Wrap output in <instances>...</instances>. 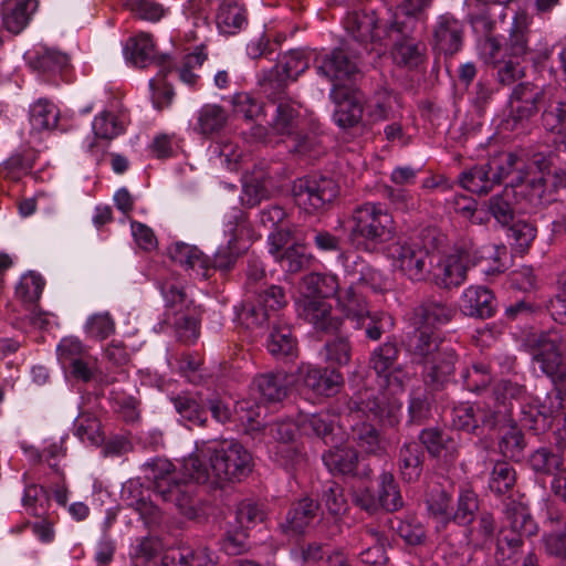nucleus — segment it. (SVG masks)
Returning <instances> with one entry per match:
<instances>
[{
	"mask_svg": "<svg viewBox=\"0 0 566 566\" xmlns=\"http://www.w3.org/2000/svg\"><path fill=\"white\" fill-rule=\"evenodd\" d=\"M512 198L513 189L505 187L489 200V211L501 224H509L513 219Z\"/></svg>",
	"mask_w": 566,
	"mask_h": 566,
	"instance_id": "nucleus-57",
	"label": "nucleus"
},
{
	"mask_svg": "<svg viewBox=\"0 0 566 566\" xmlns=\"http://www.w3.org/2000/svg\"><path fill=\"white\" fill-rule=\"evenodd\" d=\"M169 254L175 262L197 271L203 277H208L211 268L209 258L197 247L177 242L169 248Z\"/></svg>",
	"mask_w": 566,
	"mask_h": 566,
	"instance_id": "nucleus-33",
	"label": "nucleus"
},
{
	"mask_svg": "<svg viewBox=\"0 0 566 566\" xmlns=\"http://www.w3.org/2000/svg\"><path fill=\"white\" fill-rule=\"evenodd\" d=\"M423 50L421 43L406 40L396 44L394 57L399 65L413 69L422 62Z\"/></svg>",
	"mask_w": 566,
	"mask_h": 566,
	"instance_id": "nucleus-58",
	"label": "nucleus"
},
{
	"mask_svg": "<svg viewBox=\"0 0 566 566\" xmlns=\"http://www.w3.org/2000/svg\"><path fill=\"white\" fill-rule=\"evenodd\" d=\"M495 521L491 513L481 512L476 517V524L468 530L467 538L476 546H483L493 536Z\"/></svg>",
	"mask_w": 566,
	"mask_h": 566,
	"instance_id": "nucleus-60",
	"label": "nucleus"
},
{
	"mask_svg": "<svg viewBox=\"0 0 566 566\" xmlns=\"http://www.w3.org/2000/svg\"><path fill=\"white\" fill-rule=\"evenodd\" d=\"M536 232L537 230L534 224L518 220L509 228L507 238L513 250L516 253L524 254L536 238Z\"/></svg>",
	"mask_w": 566,
	"mask_h": 566,
	"instance_id": "nucleus-52",
	"label": "nucleus"
},
{
	"mask_svg": "<svg viewBox=\"0 0 566 566\" xmlns=\"http://www.w3.org/2000/svg\"><path fill=\"white\" fill-rule=\"evenodd\" d=\"M355 328L365 329L366 337L370 340H379L386 329L394 325L392 317L385 312H371L364 316L363 323L354 322Z\"/></svg>",
	"mask_w": 566,
	"mask_h": 566,
	"instance_id": "nucleus-53",
	"label": "nucleus"
},
{
	"mask_svg": "<svg viewBox=\"0 0 566 566\" xmlns=\"http://www.w3.org/2000/svg\"><path fill=\"white\" fill-rule=\"evenodd\" d=\"M266 348L269 353L277 358L293 357L296 355V339L289 325H275L271 331Z\"/></svg>",
	"mask_w": 566,
	"mask_h": 566,
	"instance_id": "nucleus-41",
	"label": "nucleus"
},
{
	"mask_svg": "<svg viewBox=\"0 0 566 566\" xmlns=\"http://www.w3.org/2000/svg\"><path fill=\"white\" fill-rule=\"evenodd\" d=\"M338 193V185L332 178L323 176L300 178L293 185L296 203L311 213L324 210Z\"/></svg>",
	"mask_w": 566,
	"mask_h": 566,
	"instance_id": "nucleus-10",
	"label": "nucleus"
},
{
	"mask_svg": "<svg viewBox=\"0 0 566 566\" xmlns=\"http://www.w3.org/2000/svg\"><path fill=\"white\" fill-rule=\"evenodd\" d=\"M69 64V56L53 49H44L32 61V66L43 73L61 72L65 70Z\"/></svg>",
	"mask_w": 566,
	"mask_h": 566,
	"instance_id": "nucleus-56",
	"label": "nucleus"
},
{
	"mask_svg": "<svg viewBox=\"0 0 566 566\" xmlns=\"http://www.w3.org/2000/svg\"><path fill=\"white\" fill-rule=\"evenodd\" d=\"M279 95L276 94L274 98L271 97L273 101L279 99L275 116L270 124L271 129L275 135L292 138L294 151L305 154L310 150V139L298 132L300 113L293 103L281 101Z\"/></svg>",
	"mask_w": 566,
	"mask_h": 566,
	"instance_id": "nucleus-15",
	"label": "nucleus"
},
{
	"mask_svg": "<svg viewBox=\"0 0 566 566\" xmlns=\"http://www.w3.org/2000/svg\"><path fill=\"white\" fill-rule=\"evenodd\" d=\"M331 99L335 103L334 122L342 128H352L363 118L364 107L359 97L349 88H332Z\"/></svg>",
	"mask_w": 566,
	"mask_h": 566,
	"instance_id": "nucleus-23",
	"label": "nucleus"
},
{
	"mask_svg": "<svg viewBox=\"0 0 566 566\" xmlns=\"http://www.w3.org/2000/svg\"><path fill=\"white\" fill-rule=\"evenodd\" d=\"M252 455L238 441L224 440L216 446L197 448L184 460L181 474L196 483L222 485L240 481L252 471Z\"/></svg>",
	"mask_w": 566,
	"mask_h": 566,
	"instance_id": "nucleus-2",
	"label": "nucleus"
},
{
	"mask_svg": "<svg viewBox=\"0 0 566 566\" xmlns=\"http://www.w3.org/2000/svg\"><path fill=\"white\" fill-rule=\"evenodd\" d=\"M206 60L207 53L203 45L197 46L192 53L185 55L180 65L176 67L179 80L189 86H195L199 80L196 71Z\"/></svg>",
	"mask_w": 566,
	"mask_h": 566,
	"instance_id": "nucleus-50",
	"label": "nucleus"
},
{
	"mask_svg": "<svg viewBox=\"0 0 566 566\" xmlns=\"http://www.w3.org/2000/svg\"><path fill=\"white\" fill-rule=\"evenodd\" d=\"M228 122L226 109L217 104H206L199 112L195 130L203 136H210L224 128Z\"/></svg>",
	"mask_w": 566,
	"mask_h": 566,
	"instance_id": "nucleus-38",
	"label": "nucleus"
},
{
	"mask_svg": "<svg viewBox=\"0 0 566 566\" xmlns=\"http://www.w3.org/2000/svg\"><path fill=\"white\" fill-rule=\"evenodd\" d=\"M523 539L515 530H502L496 538L495 562L501 566L514 565L520 555Z\"/></svg>",
	"mask_w": 566,
	"mask_h": 566,
	"instance_id": "nucleus-37",
	"label": "nucleus"
},
{
	"mask_svg": "<svg viewBox=\"0 0 566 566\" xmlns=\"http://www.w3.org/2000/svg\"><path fill=\"white\" fill-rule=\"evenodd\" d=\"M429 516L434 521L437 531H444L450 525L452 495L440 486L432 488L426 499Z\"/></svg>",
	"mask_w": 566,
	"mask_h": 566,
	"instance_id": "nucleus-32",
	"label": "nucleus"
},
{
	"mask_svg": "<svg viewBox=\"0 0 566 566\" xmlns=\"http://www.w3.org/2000/svg\"><path fill=\"white\" fill-rule=\"evenodd\" d=\"M460 308L468 316L489 318L495 312V297L484 286H469L463 292Z\"/></svg>",
	"mask_w": 566,
	"mask_h": 566,
	"instance_id": "nucleus-27",
	"label": "nucleus"
},
{
	"mask_svg": "<svg viewBox=\"0 0 566 566\" xmlns=\"http://www.w3.org/2000/svg\"><path fill=\"white\" fill-rule=\"evenodd\" d=\"M300 375L305 387L318 396L329 397L335 395L344 382L343 375L339 371L311 365L302 366Z\"/></svg>",
	"mask_w": 566,
	"mask_h": 566,
	"instance_id": "nucleus-24",
	"label": "nucleus"
},
{
	"mask_svg": "<svg viewBox=\"0 0 566 566\" xmlns=\"http://www.w3.org/2000/svg\"><path fill=\"white\" fill-rule=\"evenodd\" d=\"M398 357L399 348L397 344L395 342H386L371 352L369 367L379 377H384L387 382H390L391 374L394 371H401V369L396 368Z\"/></svg>",
	"mask_w": 566,
	"mask_h": 566,
	"instance_id": "nucleus-34",
	"label": "nucleus"
},
{
	"mask_svg": "<svg viewBox=\"0 0 566 566\" xmlns=\"http://www.w3.org/2000/svg\"><path fill=\"white\" fill-rule=\"evenodd\" d=\"M394 264L410 280L422 281L429 274V251L419 243L398 241L389 248Z\"/></svg>",
	"mask_w": 566,
	"mask_h": 566,
	"instance_id": "nucleus-13",
	"label": "nucleus"
},
{
	"mask_svg": "<svg viewBox=\"0 0 566 566\" xmlns=\"http://www.w3.org/2000/svg\"><path fill=\"white\" fill-rule=\"evenodd\" d=\"M451 422L455 429L474 434H480V429H496L491 406L486 403L472 405L465 402L455 406L451 411Z\"/></svg>",
	"mask_w": 566,
	"mask_h": 566,
	"instance_id": "nucleus-20",
	"label": "nucleus"
},
{
	"mask_svg": "<svg viewBox=\"0 0 566 566\" xmlns=\"http://www.w3.org/2000/svg\"><path fill=\"white\" fill-rule=\"evenodd\" d=\"M462 379L468 390L480 391L486 388L492 380L490 366L484 363H474L462 373Z\"/></svg>",
	"mask_w": 566,
	"mask_h": 566,
	"instance_id": "nucleus-61",
	"label": "nucleus"
},
{
	"mask_svg": "<svg viewBox=\"0 0 566 566\" xmlns=\"http://www.w3.org/2000/svg\"><path fill=\"white\" fill-rule=\"evenodd\" d=\"M464 24L447 12L437 17L432 27V45L444 55L452 56L463 45Z\"/></svg>",
	"mask_w": 566,
	"mask_h": 566,
	"instance_id": "nucleus-17",
	"label": "nucleus"
},
{
	"mask_svg": "<svg viewBox=\"0 0 566 566\" xmlns=\"http://www.w3.org/2000/svg\"><path fill=\"white\" fill-rule=\"evenodd\" d=\"M348 223L349 239L366 251L391 241L397 233L396 221L381 202L357 205L350 212Z\"/></svg>",
	"mask_w": 566,
	"mask_h": 566,
	"instance_id": "nucleus-4",
	"label": "nucleus"
},
{
	"mask_svg": "<svg viewBox=\"0 0 566 566\" xmlns=\"http://www.w3.org/2000/svg\"><path fill=\"white\" fill-rule=\"evenodd\" d=\"M422 18L423 17L418 13H410L397 7V11L388 24V30L389 32H396L403 39H409L416 32Z\"/></svg>",
	"mask_w": 566,
	"mask_h": 566,
	"instance_id": "nucleus-59",
	"label": "nucleus"
},
{
	"mask_svg": "<svg viewBox=\"0 0 566 566\" xmlns=\"http://www.w3.org/2000/svg\"><path fill=\"white\" fill-rule=\"evenodd\" d=\"M401 401L384 391L366 389L359 392L356 399L350 400L349 410L352 413H359L371 417L384 426L395 427L399 423Z\"/></svg>",
	"mask_w": 566,
	"mask_h": 566,
	"instance_id": "nucleus-9",
	"label": "nucleus"
},
{
	"mask_svg": "<svg viewBox=\"0 0 566 566\" xmlns=\"http://www.w3.org/2000/svg\"><path fill=\"white\" fill-rule=\"evenodd\" d=\"M344 25L346 31L358 42L376 39L377 17L374 11L355 10L348 12Z\"/></svg>",
	"mask_w": 566,
	"mask_h": 566,
	"instance_id": "nucleus-31",
	"label": "nucleus"
},
{
	"mask_svg": "<svg viewBox=\"0 0 566 566\" xmlns=\"http://www.w3.org/2000/svg\"><path fill=\"white\" fill-rule=\"evenodd\" d=\"M528 463L536 473L553 475V478L566 467L564 453L548 447L535 450L530 455Z\"/></svg>",
	"mask_w": 566,
	"mask_h": 566,
	"instance_id": "nucleus-35",
	"label": "nucleus"
},
{
	"mask_svg": "<svg viewBox=\"0 0 566 566\" xmlns=\"http://www.w3.org/2000/svg\"><path fill=\"white\" fill-rule=\"evenodd\" d=\"M317 71L333 83V88H349L347 83L355 80L358 66L345 50L335 49L319 61Z\"/></svg>",
	"mask_w": 566,
	"mask_h": 566,
	"instance_id": "nucleus-16",
	"label": "nucleus"
},
{
	"mask_svg": "<svg viewBox=\"0 0 566 566\" xmlns=\"http://www.w3.org/2000/svg\"><path fill=\"white\" fill-rule=\"evenodd\" d=\"M554 403L549 396L544 402L531 401V397L523 402L521 407L520 421L523 427L535 432L536 434L545 432L552 424V419L562 409V400L556 399Z\"/></svg>",
	"mask_w": 566,
	"mask_h": 566,
	"instance_id": "nucleus-22",
	"label": "nucleus"
},
{
	"mask_svg": "<svg viewBox=\"0 0 566 566\" xmlns=\"http://www.w3.org/2000/svg\"><path fill=\"white\" fill-rule=\"evenodd\" d=\"M166 307L174 313L177 335L186 344H192L199 337V319L196 310L191 308L184 285L177 279L166 280L160 285Z\"/></svg>",
	"mask_w": 566,
	"mask_h": 566,
	"instance_id": "nucleus-6",
	"label": "nucleus"
},
{
	"mask_svg": "<svg viewBox=\"0 0 566 566\" xmlns=\"http://www.w3.org/2000/svg\"><path fill=\"white\" fill-rule=\"evenodd\" d=\"M542 124L547 132L566 135V99L559 102L555 108L544 111Z\"/></svg>",
	"mask_w": 566,
	"mask_h": 566,
	"instance_id": "nucleus-64",
	"label": "nucleus"
},
{
	"mask_svg": "<svg viewBox=\"0 0 566 566\" xmlns=\"http://www.w3.org/2000/svg\"><path fill=\"white\" fill-rule=\"evenodd\" d=\"M484 256L474 245L457 247L451 253L442 256L433 268V279L437 285L450 289L459 286L467 280L470 266L480 263Z\"/></svg>",
	"mask_w": 566,
	"mask_h": 566,
	"instance_id": "nucleus-7",
	"label": "nucleus"
},
{
	"mask_svg": "<svg viewBox=\"0 0 566 566\" xmlns=\"http://www.w3.org/2000/svg\"><path fill=\"white\" fill-rule=\"evenodd\" d=\"M318 504L310 497H304L295 503L287 512L286 523L283 525L286 532L303 533L316 516Z\"/></svg>",
	"mask_w": 566,
	"mask_h": 566,
	"instance_id": "nucleus-39",
	"label": "nucleus"
},
{
	"mask_svg": "<svg viewBox=\"0 0 566 566\" xmlns=\"http://www.w3.org/2000/svg\"><path fill=\"white\" fill-rule=\"evenodd\" d=\"M349 545L360 549L359 557L365 564L377 566L384 565L388 560L385 549L386 537L373 527L365 526L356 531Z\"/></svg>",
	"mask_w": 566,
	"mask_h": 566,
	"instance_id": "nucleus-21",
	"label": "nucleus"
},
{
	"mask_svg": "<svg viewBox=\"0 0 566 566\" xmlns=\"http://www.w3.org/2000/svg\"><path fill=\"white\" fill-rule=\"evenodd\" d=\"M124 54L128 62L137 67H147L156 64L160 72H170L171 61L169 55L156 53L151 35L140 33L129 38L124 46Z\"/></svg>",
	"mask_w": 566,
	"mask_h": 566,
	"instance_id": "nucleus-19",
	"label": "nucleus"
},
{
	"mask_svg": "<svg viewBox=\"0 0 566 566\" xmlns=\"http://www.w3.org/2000/svg\"><path fill=\"white\" fill-rule=\"evenodd\" d=\"M59 117V108L46 99H39L30 107V124L38 133L54 129Z\"/></svg>",
	"mask_w": 566,
	"mask_h": 566,
	"instance_id": "nucleus-47",
	"label": "nucleus"
},
{
	"mask_svg": "<svg viewBox=\"0 0 566 566\" xmlns=\"http://www.w3.org/2000/svg\"><path fill=\"white\" fill-rule=\"evenodd\" d=\"M419 439L431 457H440L443 450L453 448L452 438L438 428L423 429Z\"/></svg>",
	"mask_w": 566,
	"mask_h": 566,
	"instance_id": "nucleus-55",
	"label": "nucleus"
},
{
	"mask_svg": "<svg viewBox=\"0 0 566 566\" xmlns=\"http://www.w3.org/2000/svg\"><path fill=\"white\" fill-rule=\"evenodd\" d=\"M146 478L154 482L155 493L189 520L197 516L193 499L195 486L179 479L174 464L166 459H154L145 464Z\"/></svg>",
	"mask_w": 566,
	"mask_h": 566,
	"instance_id": "nucleus-5",
	"label": "nucleus"
},
{
	"mask_svg": "<svg viewBox=\"0 0 566 566\" xmlns=\"http://www.w3.org/2000/svg\"><path fill=\"white\" fill-rule=\"evenodd\" d=\"M38 6V0H3L1 6L3 28L12 34H19L30 23Z\"/></svg>",
	"mask_w": 566,
	"mask_h": 566,
	"instance_id": "nucleus-26",
	"label": "nucleus"
},
{
	"mask_svg": "<svg viewBox=\"0 0 566 566\" xmlns=\"http://www.w3.org/2000/svg\"><path fill=\"white\" fill-rule=\"evenodd\" d=\"M220 32L235 34L247 24L245 9L233 1H224L220 4L216 17Z\"/></svg>",
	"mask_w": 566,
	"mask_h": 566,
	"instance_id": "nucleus-40",
	"label": "nucleus"
},
{
	"mask_svg": "<svg viewBox=\"0 0 566 566\" xmlns=\"http://www.w3.org/2000/svg\"><path fill=\"white\" fill-rule=\"evenodd\" d=\"M400 106V97L395 92L381 87L377 90L367 104V115L371 122H382L390 118L394 105Z\"/></svg>",
	"mask_w": 566,
	"mask_h": 566,
	"instance_id": "nucleus-43",
	"label": "nucleus"
},
{
	"mask_svg": "<svg viewBox=\"0 0 566 566\" xmlns=\"http://www.w3.org/2000/svg\"><path fill=\"white\" fill-rule=\"evenodd\" d=\"M533 361L554 385L556 399L566 395V357L560 350L559 342L546 334L538 337L533 350Z\"/></svg>",
	"mask_w": 566,
	"mask_h": 566,
	"instance_id": "nucleus-8",
	"label": "nucleus"
},
{
	"mask_svg": "<svg viewBox=\"0 0 566 566\" xmlns=\"http://www.w3.org/2000/svg\"><path fill=\"white\" fill-rule=\"evenodd\" d=\"M161 549V542L157 537L145 536L137 539L130 552L135 566H145L154 559Z\"/></svg>",
	"mask_w": 566,
	"mask_h": 566,
	"instance_id": "nucleus-62",
	"label": "nucleus"
},
{
	"mask_svg": "<svg viewBox=\"0 0 566 566\" xmlns=\"http://www.w3.org/2000/svg\"><path fill=\"white\" fill-rule=\"evenodd\" d=\"M455 314L454 306L436 298H428L413 310L416 329L408 337L407 350L412 363L422 367L421 376L430 390L443 389L453 377L458 361L455 349L432 328L448 324Z\"/></svg>",
	"mask_w": 566,
	"mask_h": 566,
	"instance_id": "nucleus-1",
	"label": "nucleus"
},
{
	"mask_svg": "<svg viewBox=\"0 0 566 566\" xmlns=\"http://www.w3.org/2000/svg\"><path fill=\"white\" fill-rule=\"evenodd\" d=\"M424 453L417 442H406L398 453L400 478L407 483L417 482L423 470Z\"/></svg>",
	"mask_w": 566,
	"mask_h": 566,
	"instance_id": "nucleus-30",
	"label": "nucleus"
},
{
	"mask_svg": "<svg viewBox=\"0 0 566 566\" xmlns=\"http://www.w3.org/2000/svg\"><path fill=\"white\" fill-rule=\"evenodd\" d=\"M303 282L311 297L325 300L336 296L337 298L340 293L338 279L332 273H310Z\"/></svg>",
	"mask_w": 566,
	"mask_h": 566,
	"instance_id": "nucleus-44",
	"label": "nucleus"
},
{
	"mask_svg": "<svg viewBox=\"0 0 566 566\" xmlns=\"http://www.w3.org/2000/svg\"><path fill=\"white\" fill-rule=\"evenodd\" d=\"M365 281L359 277L357 282L352 283L346 290L340 291L337 297L338 307L352 322L363 323L364 316L368 314L369 306L363 294Z\"/></svg>",
	"mask_w": 566,
	"mask_h": 566,
	"instance_id": "nucleus-28",
	"label": "nucleus"
},
{
	"mask_svg": "<svg viewBox=\"0 0 566 566\" xmlns=\"http://www.w3.org/2000/svg\"><path fill=\"white\" fill-rule=\"evenodd\" d=\"M243 221L244 213L241 210H237L227 224L226 233L229 235L228 243L226 247L219 248L214 254L212 264L214 269L229 271L235 264L240 254L238 231Z\"/></svg>",
	"mask_w": 566,
	"mask_h": 566,
	"instance_id": "nucleus-29",
	"label": "nucleus"
},
{
	"mask_svg": "<svg viewBox=\"0 0 566 566\" xmlns=\"http://www.w3.org/2000/svg\"><path fill=\"white\" fill-rule=\"evenodd\" d=\"M353 436L354 440L366 453L380 455L387 451V441L370 423H356L353 427Z\"/></svg>",
	"mask_w": 566,
	"mask_h": 566,
	"instance_id": "nucleus-46",
	"label": "nucleus"
},
{
	"mask_svg": "<svg viewBox=\"0 0 566 566\" xmlns=\"http://www.w3.org/2000/svg\"><path fill=\"white\" fill-rule=\"evenodd\" d=\"M358 455L352 448H336L323 454V461L331 472L354 473Z\"/></svg>",
	"mask_w": 566,
	"mask_h": 566,
	"instance_id": "nucleus-48",
	"label": "nucleus"
},
{
	"mask_svg": "<svg viewBox=\"0 0 566 566\" xmlns=\"http://www.w3.org/2000/svg\"><path fill=\"white\" fill-rule=\"evenodd\" d=\"M237 319L247 328H254L263 326L271 318L270 313L259 302H245L237 310Z\"/></svg>",
	"mask_w": 566,
	"mask_h": 566,
	"instance_id": "nucleus-63",
	"label": "nucleus"
},
{
	"mask_svg": "<svg viewBox=\"0 0 566 566\" xmlns=\"http://www.w3.org/2000/svg\"><path fill=\"white\" fill-rule=\"evenodd\" d=\"M44 284L45 282L40 274L31 272L21 277L15 287V295L23 303L33 306L40 300Z\"/></svg>",
	"mask_w": 566,
	"mask_h": 566,
	"instance_id": "nucleus-54",
	"label": "nucleus"
},
{
	"mask_svg": "<svg viewBox=\"0 0 566 566\" xmlns=\"http://www.w3.org/2000/svg\"><path fill=\"white\" fill-rule=\"evenodd\" d=\"M379 489H378V501L382 509L388 512H395L402 507V497L395 482L394 475L388 472H384L380 475Z\"/></svg>",
	"mask_w": 566,
	"mask_h": 566,
	"instance_id": "nucleus-51",
	"label": "nucleus"
},
{
	"mask_svg": "<svg viewBox=\"0 0 566 566\" xmlns=\"http://www.w3.org/2000/svg\"><path fill=\"white\" fill-rule=\"evenodd\" d=\"M478 511L479 499L476 493L469 488H463L458 495L457 509L452 507L450 523L459 526H469L475 521Z\"/></svg>",
	"mask_w": 566,
	"mask_h": 566,
	"instance_id": "nucleus-45",
	"label": "nucleus"
},
{
	"mask_svg": "<svg viewBox=\"0 0 566 566\" xmlns=\"http://www.w3.org/2000/svg\"><path fill=\"white\" fill-rule=\"evenodd\" d=\"M544 99L543 87L532 83H521L516 85L510 97V114L506 125L510 129L523 127L533 116H535Z\"/></svg>",
	"mask_w": 566,
	"mask_h": 566,
	"instance_id": "nucleus-11",
	"label": "nucleus"
},
{
	"mask_svg": "<svg viewBox=\"0 0 566 566\" xmlns=\"http://www.w3.org/2000/svg\"><path fill=\"white\" fill-rule=\"evenodd\" d=\"M496 428L503 430L499 441L501 453L510 459H520L526 443L524 434L517 427L516 421L511 418V420L497 426Z\"/></svg>",
	"mask_w": 566,
	"mask_h": 566,
	"instance_id": "nucleus-42",
	"label": "nucleus"
},
{
	"mask_svg": "<svg viewBox=\"0 0 566 566\" xmlns=\"http://www.w3.org/2000/svg\"><path fill=\"white\" fill-rule=\"evenodd\" d=\"M289 377L283 370L270 371L256 376L251 385L252 395H258L262 403H275L287 396Z\"/></svg>",
	"mask_w": 566,
	"mask_h": 566,
	"instance_id": "nucleus-25",
	"label": "nucleus"
},
{
	"mask_svg": "<svg viewBox=\"0 0 566 566\" xmlns=\"http://www.w3.org/2000/svg\"><path fill=\"white\" fill-rule=\"evenodd\" d=\"M492 398L491 412L497 427L511 420L514 406H521L530 398V395L525 385L512 379H501L493 386Z\"/></svg>",
	"mask_w": 566,
	"mask_h": 566,
	"instance_id": "nucleus-14",
	"label": "nucleus"
},
{
	"mask_svg": "<svg viewBox=\"0 0 566 566\" xmlns=\"http://www.w3.org/2000/svg\"><path fill=\"white\" fill-rule=\"evenodd\" d=\"M515 482L516 473L510 463L499 461L494 464L489 481V488L493 493L496 495H505L512 491Z\"/></svg>",
	"mask_w": 566,
	"mask_h": 566,
	"instance_id": "nucleus-49",
	"label": "nucleus"
},
{
	"mask_svg": "<svg viewBox=\"0 0 566 566\" xmlns=\"http://www.w3.org/2000/svg\"><path fill=\"white\" fill-rule=\"evenodd\" d=\"M180 417L193 426H203L207 421V411L197 394L181 392L170 398Z\"/></svg>",
	"mask_w": 566,
	"mask_h": 566,
	"instance_id": "nucleus-36",
	"label": "nucleus"
},
{
	"mask_svg": "<svg viewBox=\"0 0 566 566\" xmlns=\"http://www.w3.org/2000/svg\"><path fill=\"white\" fill-rule=\"evenodd\" d=\"M523 166V160L515 154L503 153L491 158L486 164L474 166L463 171L460 175V184L470 192L486 195L495 185L501 184L514 170L521 174ZM547 168V165H545V168L538 166V176L534 175L533 177H528L518 175L516 182L528 184L533 189L537 190L541 196L547 182L546 176L551 174L549 171L545 172Z\"/></svg>",
	"mask_w": 566,
	"mask_h": 566,
	"instance_id": "nucleus-3",
	"label": "nucleus"
},
{
	"mask_svg": "<svg viewBox=\"0 0 566 566\" xmlns=\"http://www.w3.org/2000/svg\"><path fill=\"white\" fill-rule=\"evenodd\" d=\"M308 59L303 50H291L263 78L261 86L269 97L281 94L287 81H295L308 69Z\"/></svg>",
	"mask_w": 566,
	"mask_h": 566,
	"instance_id": "nucleus-12",
	"label": "nucleus"
},
{
	"mask_svg": "<svg viewBox=\"0 0 566 566\" xmlns=\"http://www.w3.org/2000/svg\"><path fill=\"white\" fill-rule=\"evenodd\" d=\"M297 313L301 318L319 332L332 334L338 332L342 326V319L333 314L332 304L319 297L306 295L300 300Z\"/></svg>",
	"mask_w": 566,
	"mask_h": 566,
	"instance_id": "nucleus-18",
	"label": "nucleus"
}]
</instances>
